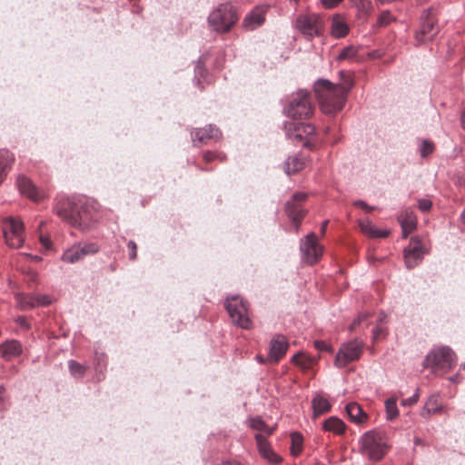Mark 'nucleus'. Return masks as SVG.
Wrapping results in <instances>:
<instances>
[{"label": "nucleus", "instance_id": "27", "mask_svg": "<svg viewBox=\"0 0 465 465\" xmlns=\"http://www.w3.org/2000/svg\"><path fill=\"white\" fill-rule=\"evenodd\" d=\"M401 227L415 231L417 228V217L411 210H404L398 217Z\"/></svg>", "mask_w": 465, "mask_h": 465}, {"label": "nucleus", "instance_id": "31", "mask_svg": "<svg viewBox=\"0 0 465 465\" xmlns=\"http://www.w3.org/2000/svg\"><path fill=\"white\" fill-rule=\"evenodd\" d=\"M291 453L298 456L302 450L303 437L301 433L294 431L291 433Z\"/></svg>", "mask_w": 465, "mask_h": 465}, {"label": "nucleus", "instance_id": "1", "mask_svg": "<svg viewBox=\"0 0 465 465\" xmlns=\"http://www.w3.org/2000/svg\"><path fill=\"white\" fill-rule=\"evenodd\" d=\"M340 81L333 84L327 79H319L314 84V92L321 109L325 114H335L346 103L350 91L354 86L353 74L350 71L339 72Z\"/></svg>", "mask_w": 465, "mask_h": 465}, {"label": "nucleus", "instance_id": "22", "mask_svg": "<svg viewBox=\"0 0 465 465\" xmlns=\"http://www.w3.org/2000/svg\"><path fill=\"white\" fill-rule=\"evenodd\" d=\"M22 351V345L17 340H6L0 344V355L5 361L20 356Z\"/></svg>", "mask_w": 465, "mask_h": 465}, {"label": "nucleus", "instance_id": "35", "mask_svg": "<svg viewBox=\"0 0 465 465\" xmlns=\"http://www.w3.org/2000/svg\"><path fill=\"white\" fill-rule=\"evenodd\" d=\"M17 305L21 310H30L35 307V296L18 294L15 297Z\"/></svg>", "mask_w": 465, "mask_h": 465}, {"label": "nucleus", "instance_id": "17", "mask_svg": "<svg viewBox=\"0 0 465 465\" xmlns=\"http://www.w3.org/2000/svg\"><path fill=\"white\" fill-rule=\"evenodd\" d=\"M289 348L287 339L281 334H276L270 341V350L267 361L278 362L282 359Z\"/></svg>", "mask_w": 465, "mask_h": 465}, {"label": "nucleus", "instance_id": "58", "mask_svg": "<svg viewBox=\"0 0 465 465\" xmlns=\"http://www.w3.org/2000/svg\"><path fill=\"white\" fill-rule=\"evenodd\" d=\"M359 2L361 3V5L363 8L368 7L371 5L370 0H359Z\"/></svg>", "mask_w": 465, "mask_h": 465}, {"label": "nucleus", "instance_id": "12", "mask_svg": "<svg viewBox=\"0 0 465 465\" xmlns=\"http://www.w3.org/2000/svg\"><path fill=\"white\" fill-rule=\"evenodd\" d=\"M300 250L302 260L310 265L317 262L323 252L322 246L320 245L317 236L313 232H310L301 241Z\"/></svg>", "mask_w": 465, "mask_h": 465}, {"label": "nucleus", "instance_id": "32", "mask_svg": "<svg viewBox=\"0 0 465 465\" xmlns=\"http://www.w3.org/2000/svg\"><path fill=\"white\" fill-rule=\"evenodd\" d=\"M386 419L393 420L399 416V410L397 407V399L391 397L385 401Z\"/></svg>", "mask_w": 465, "mask_h": 465}, {"label": "nucleus", "instance_id": "19", "mask_svg": "<svg viewBox=\"0 0 465 465\" xmlns=\"http://www.w3.org/2000/svg\"><path fill=\"white\" fill-rule=\"evenodd\" d=\"M16 184L23 195H25L35 202H39L45 197V193L35 187L32 181L24 175L18 176Z\"/></svg>", "mask_w": 465, "mask_h": 465}, {"label": "nucleus", "instance_id": "52", "mask_svg": "<svg viewBox=\"0 0 465 465\" xmlns=\"http://www.w3.org/2000/svg\"><path fill=\"white\" fill-rule=\"evenodd\" d=\"M15 322L18 323L24 329L27 330L30 328L27 319L25 316H18L15 319Z\"/></svg>", "mask_w": 465, "mask_h": 465}, {"label": "nucleus", "instance_id": "29", "mask_svg": "<svg viewBox=\"0 0 465 465\" xmlns=\"http://www.w3.org/2000/svg\"><path fill=\"white\" fill-rule=\"evenodd\" d=\"M314 416H318L327 412L331 409L329 401L322 395H316L312 401Z\"/></svg>", "mask_w": 465, "mask_h": 465}, {"label": "nucleus", "instance_id": "43", "mask_svg": "<svg viewBox=\"0 0 465 465\" xmlns=\"http://www.w3.org/2000/svg\"><path fill=\"white\" fill-rule=\"evenodd\" d=\"M314 347L320 351H332V347L325 341H315Z\"/></svg>", "mask_w": 465, "mask_h": 465}, {"label": "nucleus", "instance_id": "8", "mask_svg": "<svg viewBox=\"0 0 465 465\" xmlns=\"http://www.w3.org/2000/svg\"><path fill=\"white\" fill-rule=\"evenodd\" d=\"M100 215L94 203L89 202H78L75 209V223L72 226L79 228L82 231H87L98 221Z\"/></svg>", "mask_w": 465, "mask_h": 465}, {"label": "nucleus", "instance_id": "7", "mask_svg": "<svg viewBox=\"0 0 465 465\" xmlns=\"http://www.w3.org/2000/svg\"><path fill=\"white\" fill-rule=\"evenodd\" d=\"M225 308L234 324L242 329L251 327L252 322L248 316L247 305L238 295L227 298Z\"/></svg>", "mask_w": 465, "mask_h": 465}, {"label": "nucleus", "instance_id": "64", "mask_svg": "<svg viewBox=\"0 0 465 465\" xmlns=\"http://www.w3.org/2000/svg\"><path fill=\"white\" fill-rule=\"evenodd\" d=\"M460 220L465 223V209L460 213Z\"/></svg>", "mask_w": 465, "mask_h": 465}, {"label": "nucleus", "instance_id": "16", "mask_svg": "<svg viewBox=\"0 0 465 465\" xmlns=\"http://www.w3.org/2000/svg\"><path fill=\"white\" fill-rule=\"evenodd\" d=\"M270 5H261L255 6L249 14H247L242 21V26L247 30H254L265 22V15Z\"/></svg>", "mask_w": 465, "mask_h": 465}, {"label": "nucleus", "instance_id": "9", "mask_svg": "<svg viewBox=\"0 0 465 465\" xmlns=\"http://www.w3.org/2000/svg\"><path fill=\"white\" fill-rule=\"evenodd\" d=\"M3 232L6 243L12 248H20L24 243V223L20 219L8 216L4 220Z\"/></svg>", "mask_w": 465, "mask_h": 465}, {"label": "nucleus", "instance_id": "41", "mask_svg": "<svg viewBox=\"0 0 465 465\" xmlns=\"http://www.w3.org/2000/svg\"><path fill=\"white\" fill-rule=\"evenodd\" d=\"M393 20L394 17L390 11H383L378 16L377 24L380 26H386L390 25Z\"/></svg>", "mask_w": 465, "mask_h": 465}, {"label": "nucleus", "instance_id": "23", "mask_svg": "<svg viewBox=\"0 0 465 465\" xmlns=\"http://www.w3.org/2000/svg\"><path fill=\"white\" fill-rule=\"evenodd\" d=\"M361 231L371 238H385L390 235V230H380L376 228L369 219L360 220Z\"/></svg>", "mask_w": 465, "mask_h": 465}, {"label": "nucleus", "instance_id": "63", "mask_svg": "<svg viewBox=\"0 0 465 465\" xmlns=\"http://www.w3.org/2000/svg\"><path fill=\"white\" fill-rule=\"evenodd\" d=\"M256 360L260 362V363H263L265 361V360L262 358V356L261 355H256Z\"/></svg>", "mask_w": 465, "mask_h": 465}, {"label": "nucleus", "instance_id": "28", "mask_svg": "<svg viewBox=\"0 0 465 465\" xmlns=\"http://www.w3.org/2000/svg\"><path fill=\"white\" fill-rule=\"evenodd\" d=\"M15 162V156L6 149L0 150V173L7 175Z\"/></svg>", "mask_w": 465, "mask_h": 465}, {"label": "nucleus", "instance_id": "20", "mask_svg": "<svg viewBox=\"0 0 465 465\" xmlns=\"http://www.w3.org/2000/svg\"><path fill=\"white\" fill-rule=\"evenodd\" d=\"M222 136L221 131L214 125L209 124L203 129H195L192 133L193 142L199 143H207L209 140H217Z\"/></svg>", "mask_w": 465, "mask_h": 465}, {"label": "nucleus", "instance_id": "57", "mask_svg": "<svg viewBox=\"0 0 465 465\" xmlns=\"http://www.w3.org/2000/svg\"><path fill=\"white\" fill-rule=\"evenodd\" d=\"M328 223H329V221H328V220H326V221H324V222L322 223V225H321V233H322V234H323V233H325V231H326V228H327Z\"/></svg>", "mask_w": 465, "mask_h": 465}, {"label": "nucleus", "instance_id": "45", "mask_svg": "<svg viewBox=\"0 0 465 465\" xmlns=\"http://www.w3.org/2000/svg\"><path fill=\"white\" fill-rule=\"evenodd\" d=\"M370 316L369 313L367 312H361L358 315L357 319H355L353 321V322L351 323V325L350 326V329L351 331L355 330L358 326H360V324L366 321L368 319V317Z\"/></svg>", "mask_w": 465, "mask_h": 465}, {"label": "nucleus", "instance_id": "40", "mask_svg": "<svg viewBox=\"0 0 465 465\" xmlns=\"http://www.w3.org/2000/svg\"><path fill=\"white\" fill-rule=\"evenodd\" d=\"M348 33L347 25L342 22H334L331 26V34L333 36L340 38Z\"/></svg>", "mask_w": 465, "mask_h": 465}, {"label": "nucleus", "instance_id": "54", "mask_svg": "<svg viewBox=\"0 0 465 465\" xmlns=\"http://www.w3.org/2000/svg\"><path fill=\"white\" fill-rule=\"evenodd\" d=\"M402 231V238L406 239L410 233L413 232V230H409L408 228L401 227Z\"/></svg>", "mask_w": 465, "mask_h": 465}, {"label": "nucleus", "instance_id": "2", "mask_svg": "<svg viewBox=\"0 0 465 465\" xmlns=\"http://www.w3.org/2000/svg\"><path fill=\"white\" fill-rule=\"evenodd\" d=\"M360 443L362 455L374 461L380 460L388 449L383 434L377 430L365 432Z\"/></svg>", "mask_w": 465, "mask_h": 465}, {"label": "nucleus", "instance_id": "24", "mask_svg": "<svg viewBox=\"0 0 465 465\" xmlns=\"http://www.w3.org/2000/svg\"><path fill=\"white\" fill-rule=\"evenodd\" d=\"M345 411L350 420L356 424L362 423L367 420V414L363 411L361 407L356 402H349L345 406Z\"/></svg>", "mask_w": 465, "mask_h": 465}, {"label": "nucleus", "instance_id": "53", "mask_svg": "<svg viewBox=\"0 0 465 465\" xmlns=\"http://www.w3.org/2000/svg\"><path fill=\"white\" fill-rule=\"evenodd\" d=\"M384 332V329L381 326H377L372 330V340L377 341L380 336Z\"/></svg>", "mask_w": 465, "mask_h": 465}, {"label": "nucleus", "instance_id": "59", "mask_svg": "<svg viewBox=\"0 0 465 465\" xmlns=\"http://www.w3.org/2000/svg\"><path fill=\"white\" fill-rule=\"evenodd\" d=\"M450 381H452V382H459L460 381L459 375L456 374V375L450 377Z\"/></svg>", "mask_w": 465, "mask_h": 465}, {"label": "nucleus", "instance_id": "10", "mask_svg": "<svg viewBox=\"0 0 465 465\" xmlns=\"http://www.w3.org/2000/svg\"><path fill=\"white\" fill-rule=\"evenodd\" d=\"M363 349V343L357 340L343 343L336 353L334 365L337 368H344L349 363L360 359Z\"/></svg>", "mask_w": 465, "mask_h": 465}, {"label": "nucleus", "instance_id": "51", "mask_svg": "<svg viewBox=\"0 0 465 465\" xmlns=\"http://www.w3.org/2000/svg\"><path fill=\"white\" fill-rule=\"evenodd\" d=\"M205 72L204 68L198 63L195 66V79L196 84H200V77H203V73Z\"/></svg>", "mask_w": 465, "mask_h": 465}, {"label": "nucleus", "instance_id": "15", "mask_svg": "<svg viewBox=\"0 0 465 465\" xmlns=\"http://www.w3.org/2000/svg\"><path fill=\"white\" fill-rule=\"evenodd\" d=\"M425 250L417 237L411 238V241L404 248L403 256L407 268L411 269L417 266L423 259Z\"/></svg>", "mask_w": 465, "mask_h": 465}, {"label": "nucleus", "instance_id": "48", "mask_svg": "<svg viewBox=\"0 0 465 465\" xmlns=\"http://www.w3.org/2000/svg\"><path fill=\"white\" fill-rule=\"evenodd\" d=\"M127 248L129 250V258L134 261L137 256V246L134 241H129L127 243Z\"/></svg>", "mask_w": 465, "mask_h": 465}, {"label": "nucleus", "instance_id": "36", "mask_svg": "<svg viewBox=\"0 0 465 465\" xmlns=\"http://www.w3.org/2000/svg\"><path fill=\"white\" fill-rule=\"evenodd\" d=\"M315 359L309 356H305L301 352L292 357V362L301 366L303 369L311 367L315 362Z\"/></svg>", "mask_w": 465, "mask_h": 465}, {"label": "nucleus", "instance_id": "56", "mask_svg": "<svg viewBox=\"0 0 465 465\" xmlns=\"http://www.w3.org/2000/svg\"><path fill=\"white\" fill-rule=\"evenodd\" d=\"M220 465H241V464L236 460H225V461H223Z\"/></svg>", "mask_w": 465, "mask_h": 465}, {"label": "nucleus", "instance_id": "50", "mask_svg": "<svg viewBox=\"0 0 465 465\" xmlns=\"http://www.w3.org/2000/svg\"><path fill=\"white\" fill-rule=\"evenodd\" d=\"M353 204H354L355 206H358V207H360V208L363 209V210H364V211H366V212H371V211H373V210L375 209V207H374V206H370L367 203H365V202H364V201H362V200H357V201H355V202L353 203Z\"/></svg>", "mask_w": 465, "mask_h": 465}, {"label": "nucleus", "instance_id": "62", "mask_svg": "<svg viewBox=\"0 0 465 465\" xmlns=\"http://www.w3.org/2000/svg\"><path fill=\"white\" fill-rule=\"evenodd\" d=\"M386 319V314L384 312H381L379 316V322H383Z\"/></svg>", "mask_w": 465, "mask_h": 465}, {"label": "nucleus", "instance_id": "49", "mask_svg": "<svg viewBox=\"0 0 465 465\" xmlns=\"http://www.w3.org/2000/svg\"><path fill=\"white\" fill-rule=\"evenodd\" d=\"M35 306L38 305H48L51 303V300L46 295H36L35 296Z\"/></svg>", "mask_w": 465, "mask_h": 465}, {"label": "nucleus", "instance_id": "6", "mask_svg": "<svg viewBox=\"0 0 465 465\" xmlns=\"http://www.w3.org/2000/svg\"><path fill=\"white\" fill-rule=\"evenodd\" d=\"M323 20L316 14L299 15L294 22V27L307 40L321 36L323 31Z\"/></svg>", "mask_w": 465, "mask_h": 465}, {"label": "nucleus", "instance_id": "60", "mask_svg": "<svg viewBox=\"0 0 465 465\" xmlns=\"http://www.w3.org/2000/svg\"><path fill=\"white\" fill-rule=\"evenodd\" d=\"M461 125H462V128L465 130V110L463 111V113L461 114Z\"/></svg>", "mask_w": 465, "mask_h": 465}, {"label": "nucleus", "instance_id": "4", "mask_svg": "<svg viewBox=\"0 0 465 465\" xmlns=\"http://www.w3.org/2000/svg\"><path fill=\"white\" fill-rule=\"evenodd\" d=\"M456 364V355L448 346H440L432 349L426 356L423 366L430 368L433 371H450Z\"/></svg>", "mask_w": 465, "mask_h": 465}, {"label": "nucleus", "instance_id": "46", "mask_svg": "<svg viewBox=\"0 0 465 465\" xmlns=\"http://www.w3.org/2000/svg\"><path fill=\"white\" fill-rule=\"evenodd\" d=\"M419 396V389H417L415 393L411 397L403 399L401 403L402 406H412L417 403Z\"/></svg>", "mask_w": 465, "mask_h": 465}, {"label": "nucleus", "instance_id": "11", "mask_svg": "<svg viewBox=\"0 0 465 465\" xmlns=\"http://www.w3.org/2000/svg\"><path fill=\"white\" fill-rule=\"evenodd\" d=\"M308 194L303 192L295 193L291 200L285 203V213L287 216L295 224V232H298L300 223L306 213V209L303 206L304 202L307 200Z\"/></svg>", "mask_w": 465, "mask_h": 465}, {"label": "nucleus", "instance_id": "37", "mask_svg": "<svg viewBox=\"0 0 465 465\" xmlns=\"http://www.w3.org/2000/svg\"><path fill=\"white\" fill-rule=\"evenodd\" d=\"M68 368L71 375L74 376V378L84 377L87 369L85 365H83L74 360H70L68 361Z\"/></svg>", "mask_w": 465, "mask_h": 465}, {"label": "nucleus", "instance_id": "33", "mask_svg": "<svg viewBox=\"0 0 465 465\" xmlns=\"http://www.w3.org/2000/svg\"><path fill=\"white\" fill-rule=\"evenodd\" d=\"M83 259L77 245L68 248L62 255V260L68 263H74Z\"/></svg>", "mask_w": 465, "mask_h": 465}, {"label": "nucleus", "instance_id": "38", "mask_svg": "<svg viewBox=\"0 0 465 465\" xmlns=\"http://www.w3.org/2000/svg\"><path fill=\"white\" fill-rule=\"evenodd\" d=\"M359 48L353 45L344 47L339 54L338 60H356L358 58Z\"/></svg>", "mask_w": 465, "mask_h": 465}, {"label": "nucleus", "instance_id": "5", "mask_svg": "<svg viewBox=\"0 0 465 465\" xmlns=\"http://www.w3.org/2000/svg\"><path fill=\"white\" fill-rule=\"evenodd\" d=\"M312 105L310 94L305 90H300L292 96L284 107V113L292 119H308L312 114Z\"/></svg>", "mask_w": 465, "mask_h": 465}, {"label": "nucleus", "instance_id": "55", "mask_svg": "<svg viewBox=\"0 0 465 465\" xmlns=\"http://www.w3.org/2000/svg\"><path fill=\"white\" fill-rule=\"evenodd\" d=\"M41 242L45 246L48 247V244L50 243V241L47 237L41 235L40 236Z\"/></svg>", "mask_w": 465, "mask_h": 465}, {"label": "nucleus", "instance_id": "21", "mask_svg": "<svg viewBox=\"0 0 465 465\" xmlns=\"http://www.w3.org/2000/svg\"><path fill=\"white\" fill-rule=\"evenodd\" d=\"M255 440L259 452L265 460L272 464H277L281 461V457L272 450L264 435L257 433Z\"/></svg>", "mask_w": 465, "mask_h": 465}, {"label": "nucleus", "instance_id": "30", "mask_svg": "<svg viewBox=\"0 0 465 465\" xmlns=\"http://www.w3.org/2000/svg\"><path fill=\"white\" fill-rule=\"evenodd\" d=\"M323 428L325 430L332 431L336 434H341L345 430V424L339 418L331 417L324 421Z\"/></svg>", "mask_w": 465, "mask_h": 465}, {"label": "nucleus", "instance_id": "13", "mask_svg": "<svg viewBox=\"0 0 465 465\" xmlns=\"http://www.w3.org/2000/svg\"><path fill=\"white\" fill-rule=\"evenodd\" d=\"M440 29L437 20L433 15L431 9H426L420 16V26L415 35V38L419 43L431 41L438 35Z\"/></svg>", "mask_w": 465, "mask_h": 465}, {"label": "nucleus", "instance_id": "47", "mask_svg": "<svg viewBox=\"0 0 465 465\" xmlns=\"http://www.w3.org/2000/svg\"><path fill=\"white\" fill-rule=\"evenodd\" d=\"M215 159H218L220 161L223 160V156L221 153H217L214 152H206L203 153V160L205 162H212Z\"/></svg>", "mask_w": 465, "mask_h": 465}, {"label": "nucleus", "instance_id": "14", "mask_svg": "<svg viewBox=\"0 0 465 465\" xmlns=\"http://www.w3.org/2000/svg\"><path fill=\"white\" fill-rule=\"evenodd\" d=\"M286 136L294 143L307 144L309 136L313 135L315 128L311 124L302 122H287L284 125Z\"/></svg>", "mask_w": 465, "mask_h": 465}, {"label": "nucleus", "instance_id": "61", "mask_svg": "<svg viewBox=\"0 0 465 465\" xmlns=\"http://www.w3.org/2000/svg\"><path fill=\"white\" fill-rule=\"evenodd\" d=\"M422 443H423V441H422V440H421L420 438L416 437V438L414 439V444H415V445H421Z\"/></svg>", "mask_w": 465, "mask_h": 465}, {"label": "nucleus", "instance_id": "18", "mask_svg": "<svg viewBox=\"0 0 465 465\" xmlns=\"http://www.w3.org/2000/svg\"><path fill=\"white\" fill-rule=\"evenodd\" d=\"M78 203H73L68 198L60 199L54 207V211L58 217L70 225L75 223V209Z\"/></svg>", "mask_w": 465, "mask_h": 465}, {"label": "nucleus", "instance_id": "25", "mask_svg": "<svg viewBox=\"0 0 465 465\" xmlns=\"http://www.w3.org/2000/svg\"><path fill=\"white\" fill-rule=\"evenodd\" d=\"M304 161L298 155L288 157L283 163L284 172L287 175L293 174L302 170L304 167Z\"/></svg>", "mask_w": 465, "mask_h": 465}, {"label": "nucleus", "instance_id": "42", "mask_svg": "<svg viewBox=\"0 0 465 465\" xmlns=\"http://www.w3.org/2000/svg\"><path fill=\"white\" fill-rule=\"evenodd\" d=\"M433 151V145L432 143H429L428 141L424 140L420 146V155L422 157H426L429 154H430Z\"/></svg>", "mask_w": 465, "mask_h": 465}, {"label": "nucleus", "instance_id": "3", "mask_svg": "<svg viewBox=\"0 0 465 465\" xmlns=\"http://www.w3.org/2000/svg\"><path fill=\"white\" fill-rule=\"evenodd\" d=\"M238 16L234 7L231 4H222L208 16V24L210 27L218 32H228L237 22Z\"/></svg>", "mask_w": 465, "mask_h": 465}, {"label": "nucleus", "instance_id": "26", "mask_svg": "<svg viewBox=\"0 0 465 465\" xmlns=\"http://www.w3.org/2000/svg\"><path fill=\"white\" fill-rule=\"evenodd\" d=\"M442 407L439 402V395H431L425 403V406L421 411V416L428 418L431 414L438 413L441 411Z\"/></svg>", "mask_w": 465, "mask_h": 465}, {"label": "nucleus", "instance_id": "44", "mask_svg": "<svg viewBox=\"0 0 465 465\" xmlns=\"http://www.w3.org/2000/svg\"><path fill=\"white\" fill-rule=\"evenodd\" d=\"M432 206V202L427 198H421L418 200V207L421 212L429 211Z\"/></svg>", "mask_w": 465, "mask_h": 465}, {"label": "nucleus", "instance_id": "39", "mask_svg": "<svg viewBox=\"0 0 465 465\" xmlns=\"http://www.w3.org/2000/svg\"><path fill=\"white\" fill-rule=\"evenodd\" d=\"M77 246L83 258L86 255L95 254L99 251V246L94 242H88L84 244L79 243Z\"/></svg>", "mask_w": 465, "mask_h": 465}, {"label": "nucleus", "instance_id": "34", "mask_svg": "<svg viewBox=\"0 0 465 465\" xmlns=\"http://www.w3.org/2000/svg\"><path fill=\"white\" fill-rule=\"evenodd\" d=\"M250 427L258 431L263 432L266 435H271L273 432V428L269 427L261 418H251L249 420Z\"/></svg>", "mask_w": 465, "mask_h": 465}]
</instances>
